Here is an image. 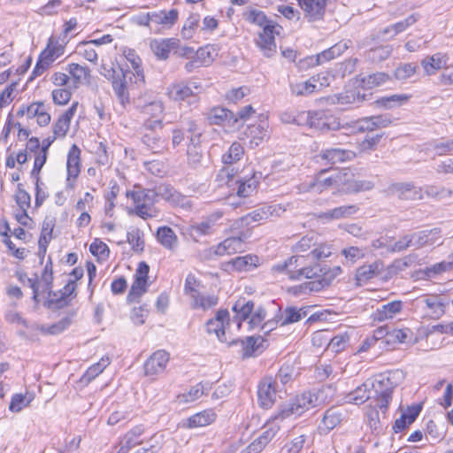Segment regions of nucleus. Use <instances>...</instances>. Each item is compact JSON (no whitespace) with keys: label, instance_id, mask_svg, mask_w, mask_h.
<instances>
[{"label":"nucleus","instance_id":"1","mask_svg":"<svg viewBox=\"0 0 453 453\" xmlns=\"http://www.w3.org/2000/svg\"><path fill=\"white\" fill-rule=\"evenodd\" d=\"M294 255L283 263L275 265L272 271L289 280H311L305 284L310 291H319L328 287L342 273L340 265L327 266L319 262L333 253V245L319 242L313 236H303L292 249Z\"/></svg>","mask_w":453,"mask_h":453},{"label":"nucleus","instance_id":"2","mask_svg":"<svg viewBox=\"0 0 453 453\" xmlns=\"http://www.w3.org/2000/svg\"><path fill=\"white\" fill-rule=\"evenodd\" d=\"M100 73L110 81L122 106L131 103L133 96L145 87L146 78L142 60L134 49L124 48L119 58L102 60Z\"/></svg>","mask_w":453,"mask_h":453},{"label":"nucleus","instance_id":"3","mask_svg":"<svg viewBox=\"0 0 453 453\" xmlns=\"http://www.w3.org/2000/svg\"><path fill=\"white\" fill-rule=\"evenodd\" d=\"M53 261L48 257L40 275L35 279H28L30 288L33 289V299L36 303H42L46 309H62L70 304L77 296L78 281L84 275L82 267L73 268L69 273V280L58 291L52 292L53 284Z\"/></svg>","mask_w":453,"mask_h":453},{"label":"nucleus","instance_id":"4","mask_svg":"<svg viewBox=\"0 0 453 453\" xmlns=\"http://www.w3.org/2000/svg\"><path fill=\"white\" fill-rule=\"evenodd\" d=\"M247 173L240 175V170L234 166H223L218 172L215 178V186L228 196H236L240 198H247L257 192L260 183V173L252 165H246L242 172Z\"/></svg>","mask_w":453,"mask_h":453},{"label":"nucleus","instance_id":"5","mask_svg":"<svg viewBox=\"0 0 453 453\" xmlns=\"http://www.w3.org/2000/svg\"><path fill=\"white\" fill-rule=\"evenodd\" d=\"M355 176L354 170L349 167H336L333 170L331 167H326L315 173L308 188L316 193H322L329 189L357 193L372 188V182L357 180Z\"/></svg>","mask_w":453,"mask_h":453},{"label":"nucleus","instance_id":"6","mask_svg":"<svg viewBox=\"0 0 453 453\" xmlns=\"http://www.w3.org/2000/svg\"><path fill=\"white\" fill-rule=\"evenodd\" d=\"M405 378V373L401 369L390 370L377 374L372 381H370V389L379 408L386 411L392 400L394 388Z\"/></svg>","mask_w":453,"mask_h":453},{"label":"nucleus","instance_id":"7","mask_svg":"<svg viewBox=\"0 0 453 453\" xmlns=\"http://www.w3.org/2000/svg\"><path fill=\"white\" fill-rule=\"evenodd\" d=\"M324 388L307 391L296 396V400L288 405L282 406L277 415L273 416V420H283L290 415H301L305 410L317 407L325 403Z\"/></svg>","mask_w":453,"mask_h":453},{"label":"nucleus","instance_id":"8","mask_svg":"<svg viewBox=\"0 0 453 453\" xmlns=\"http://www.w3.org/2000/svg\"><path fill=\"white\" fill-rule=\"evenodd\" d=\"M14 204L12 206V215L17 223L28 230L34 229L35 221L28 215L31 207V196L24 188L23 184L18 183L13 194Z\"/></svg>","mask_w":453,"mask_h":453},{"label":"nucleus","instance_id":"9","mask_svg":"<svg viewBox=\"0 0 453 453\" xmlns=\"http://www.w3.org/2000/svg\"><path fill=\"white\" fill-rule=\"evenodd\" d=\"M149 273V265L145 261L139 262L126 297L127 303L137 304L142 302V296L148 292L150 286Z\"/></svg>","mask_w":453,"mask_h":453},{"label":"nucleus","instance_id":"10","mask_svg":"<svg viewBox=\"0 0 453 453\" xmlns=\"http://www.w3.org/2000/svg\"><path fill=\"white\" fill-rule=\"evenodd\" d=\"M126 196L131 200L134 207L129 213L137 215L142 219H152L157 216L158 210L155 207L153 200L150 197L149 190L139 188L127 191Z\"/></svg>","mask_w":453,"mask_h":453},{"label":"nucleus","instance_id":"11","mask_svg":"<svg viewBox=\"0 0 453 453\" xmlns=\"http://www.w3.org/2000/svg\"><path fill=\"white\" fill-rule=\"evenodd\" d=\"M82 169V158L81 148L73 143L66 153L65 188L66 191H73Z\"/></svg>","mask_w":453,"mask_h":453},{"label":"nucleus","instance_id":"12","mask_svg":"<svg viewBox=\"0 0 453 453\" xmlns=\"http://www.w3.org/2000/svg\"><path fill=\"white\" fill-rule=\"evenodd\" d=\"M25 229L27 228L20 226L12 231L8 222L6 221L0 226V234L4 237L3 242L7 247L9 254L20 261L24 260L27 257L29 250L24 247H17L12 241V236L13 235L16 239L27 242V234Z\"/></svg>","mask_w":453,"mask_h":453},{"label":"nucleus","instance_id":"13","mask_svg":"<svg viewBox=\"0 0 453 453\" xmlns=\"http://www.w3.org/2000/svg\"><path fill=\"white\" fill-rule=\"evenodd\" d=\"M17 115L26 117L27 119H35L40 127H48L51 122V114L44 101H33L28 104H22Z\"/></svg>","mask_w":453,"mask_h":453},{"label":"nucleus","instance_id":"14","mask_svg":"<svg viewBox=\"0 0 453 453\" xmlns=\"http://www.w3.org/2000/svg\"><path fill=\"white\" fill-rule=\"evenodd\" d=\"M221 47L219 43H206L196 50L195 58L185 65L187 72L196 68L211 66L219 55Z\"/></svg>","mask_w":453,"mask_h":453},{"label":"nucleus","instance_id":"15","mask_svg":"<svg viewBox=\"0 0 453 453\" xmlns=\"http://www.w3.org/2000/svg\"><path fill=\"white\" fill-rule=\"evenodd\" d=\"M392 123L391 119L385 114L363 117L348 124L351 134H364L388 127Z\"/></svg>","mask_w":453,"mask_h":453},{"label":"nucleus","instance_id":"16","mask_svg":"<svg viewBox=\"0 0 453 453\" xmlns=\"http://www.w3.org/2000/svg\"><path fill=\"white\" fill-rule=\"evenodd\" d=\"M249 231L240 232L237 236H231L224 239L217 245L211 247L208 250L211 257L231 256L241 252L243 250L245 240L249 237Z\"/></svg>","mask_w":453,"mask_h":453},{"label":"nucleus","instance_id":"17","mask_svg":"<svg viewBox=\"0 0 453 453\" xmlns=\"http://www.w3.org/2000/svg\"><path fill=\"white\" fill-rule=\"evenodd\" d=\"M164 104L160 101H151L140 107V112L144 119L143 128L152 132L156 128H162Z\"/></svg>","mask_w":453,"mask_h":453},{"label":"nucleus","instance_id":"18","mask_svg":"<svg viewBox=\"0 0 453 453\" xmlns=\"http://www.w3.org/2000/svg\"><path fill=\"white\" fill-rule=\"evenodd\" d=\"M41 142L38 137L31 136L27 139L26 149L18 151H12L6 155L4 165L8 169H15L17 165H23L28 160V151L37 155L41 150Z\"/></svg>","mask_w":453,"mask_h":453},{"label":"nucleus","instance_id":"19","mask_svg":"<svg viewBox=\"0 0 453 453\" xmlns=\"http://www.w3.org/2000/svg\"><path fill=\"white\" fill-rule=\"evenodd\" d=\"M308 125L318 130H337L341 128L339 119L328 110L308 112Z\"/></svg>","mask_w":453,"mask_h":453},{"label":"nucleus","instance_id":"20","mask_svg":"<svg viewBox=\"0 0 453 453\" xmlns=\"http://www.w3.org/2000/svg\"><path fill=\"white\" fill-rule=\"evenodd\" d=\"M281 29V26L276 22H270L258 33L256 44L266 56L276 51L275 36L280 35Z\"/></svg>","mask_w":453,"mask_h":453},{"label":"nucleus","instance_id":"21","mask_svg":"<svg viewBox=\"0 0 453 453\" xmlns=\"http://www.w3.org/2000/svg\"><path fill=\"white\" fill-rule=\"evenodd\" d=\"M276 380L273 377L264 378L257 386V401L263 409H270L276 402L277 392L279 391Z\"/></svg>","mask_w":453,"mask_h":453},{"label":"nucleus","instance_id":"22","mask_svg":"<svg viewBox=\"0 0 453 453\" xmlns=\"http://www.w3.org/2000/svg\"><path fill=\"white\" fill-rule=\"evenodd\" d=\"M79 106L80 103L73 101L66 110L63 111L57 117L51 127L52 134H55V137L64 139L67 135L72 119L76 114Z\"/></svg>","mask_w":453,"mask_h":453},{"label":"nucleus","instance_id":"23","mask_svg":"<svg viewBox=\"0 0 453 453\" xmlns=\"http://www.w3.org/2000/svg\"><path fill=\"white\" fill-rule=\"evenodd\" d=\"M356 153L349 150L330 148L322 150L318 156V162L328 165L333 170V165L342 164L355 158Z\"/></svg>","mask_w":453,"mask_h":453},{"label":"nucleus","instance_id":"24","mask_svg":"<svg viewBox=\"0 0 453 453\" xmlns=\"http://www.w3.org/2000/svg\"><path fill=\"white\" fill-rule=\"evenodd\" d=\"M69 38L58 35H51L48 38L46 45L40 52V55L51 63H54L65 54Z\"/></svg>","mask_w":453,"mask_h":453},{"label":"nucleus","instance_id":"25","mask_svg":"<svg viewBox=\"0 0 453 453\" xmlns=\"http://www.w3.org/2000/svg\"><path fill=\"white\" fill-rule=\"evenodd\" d=\"M296 2L308 21L315 22L324 19L326 0H296Z\"/></svg>","mask_w":453,"mask_h":453},{"label":"nucleus","instance_id":"26","mask_svg":"<svg viewBox=\"0 0 453 453\" xmlns=\"http://www.w3.org/2000/svg\"><path fill=\"white\" fill-rule=\"evenodd\" d=\"M56 140H59V138L55 137L53 134L42 140L41 150L37 155H35L33 166L30 171V176L34 180H37V181L41 180L42 170L48 160L49 149Z\"/></svg>","mask_w":453,"mask_h":453},{"label":"nucleus","instance_id":"27","mask_svg":"<svg viewBox=\"0 0 453 453\" xmlns=\"http://www.w3.org/2000/svg\"><path fill=\"white\" fill-rule=\"evenodd\" d=\"M228 343L232 345L240 344L243 357L258 356L266 349V341L260 335L248 336L243 340H233Z\"/></svg>","mask_w":453,"mask_h":453},{"label":"nucleus","instance_id":"28","mask_svg":"<svg viewBox=\"0 0 453 453\" xmlns=\"http://www.w3.org/2000/svg\"><path fill=\"white\" fill-rule=\"evenodd\" d=\"M170 360L168 352L163 349L155 351L144 363L146 376H155L165 372Z\"/></svg>","mask_w":453,"mask_h":453},{"label":"nucleus","instance_id":"29","mask_svg":"<svg viewBox=\"0 0 453 453\" xmlns=\"http://www.w3.org/2000/svg\"><path fill=\"white\" fill-rule=\"evenodd\" d=\"M369 98L368 95L362 93L357 83L346 87L334 96V101L341 105L359 104Z\"/></svg>","mask_w":453,"mask_h":453},{"label":"nucleus","instance_id":"30","mask_svg":"<svg viewBox=\"0 0 453 453\" xmlns=\"http://www.w3.org/2000/svg\"><path fill=\"white\" fill-rule=\"evenodd\" d=\"M180 41L176 38L153 39L150 42V48L156 57L165 60L169 58L172 51L179 49Z\"/></svg>","mask_w":453,"mask_h":453},{"label":"nucleus","instance_id":"31","mask_svg":"<svg viewBox=\"0 0 453 453\" xmlns=\"http://www.w3.org/2000/svg\"><path fill=\"white\" fill-rule=\"evenodd\" d=\"M193 89L201 90L202 84L200 82H180L173 84L168 90L169 97L173 101H185L190 97L196 96V93Z\"/></svg>","mask_w":453,"mask_h":453},{"label":"nucleus","instance_id":"32","mask_svg":"<svg viewBox=\"0 0 453 453\" xmlns=\"http://www.w3.org/2000/svg\"><path fill=\"white\" fill-rule=\"evenodd\" d=\"M230 325L229 313H216L214 319H209L206 323L208 334H215L221 342H228L226 334V328Z\"/></svg>","mask_w":453,"mask_h":453},{"label":"nucleus","instance_id":"33","mask_svg":"<svg viewBox=\"0 0 453 453\" xmlns=\"http://www.w3.org/2000/svg\"><path fill=\"white\" fill-rule=\"evenodd\" d=\"M150 19H152V25H154L157 30L169 29L178 21L179 11L175 8L168 11H154L151 12Z\"/></svg>","mask_w":453,"mask_h":453},{"label":"nucleus","instance_id":"34","mask_svg":"<svg viewBox=\"0 0 453 453\" xmlns=\"http://www.w3.org/2000/svg\"><path fill=\"white\" fill-rule=\"evenodd\" d=\"M260 265V258L254 254L236 257L226 263L231 272L243 273L250 272Z\"/></svg>","mask_w":453,"mask_h":453},{"label":"nucleus","instance_id":"35","mask_svg":"<svg viewBox=\"0 0 453 453\" xmlns=\"http://www.w3.org/2000/svg\"><path fill=\"white\" fill-rule=\"evenodd\" d=\"M54 224L52 222H43L37 241V257L39 262L42 264L47 254L48 247L53 238Z\"/></svg>","mask_w":453,"mask_h":453},{"label":"nucleus","instance_id":"36","mask_svg":"<svg viewBox=\"0 0 453 453\" xmlns=\"http://www.w3.org/2000/svg\"><path fill=\"white\" fill-rule=\"evenodd\" d=\"M275 211L276 207L273 205L260 207L236 220L234 226L235 228H239L243 225V223L250 224L252 222L265 221L268 219Z\"/></svg>","mask_w":453,"mask_h":453},{"label":"nucleus","instance_id":"37","mask_svg":"<svg viewBox=\"0 0 453 453\" xmlns=\"http://www.w3.org/2000/svg\"><path fill=\"white\" fill-rule=\"evenodd\" d=\"M155 237L157 242L165 250L173 251L179 245V238L173 229L168 226L157 228Z\"/></svg>","mask_w":453,"mask_h":453},{"label":"nucleus","instance_id":"38","mask_svg":"<svg viewBox=\"0 0 453 453\" xmlns=\"http://www.w3.org/2000/svg\"><path fill=\"white\" fill-rule=\"evenodd\" d=\"M358 211V207L355 204L342 205L335 207L327 211L320 212L317 218L322 221H332L337 219H349Z\"/></svg>","mask_w":453,"mask_h":453},{"label":"nucleus","instance_id":"39","mask_svg":"<svg viewBox=\"0 0 453 453\" xmlns=\"http://www.w3.org/2000/svg\"><path fill=\"white\" fill-rule=\"evenodd\" d=\"M66 71L74 87L90 82L92 77L91 69L87 65H81L78 63H69L66 65Z\"/></svg>","mask_w":453,"mask_h":453},{"label":"nucleus","instance_id":"40","mask_svg":"<svg viewBox=\"0 0 453 453\" xmlns=\"http://www.w3.org/2000/svg\"><path fill=\"white\" fill-rule=\"evenodd\" d=\"M206 119L211 125L224 126L226 123L233 125L234 112L223 106H213L206 113Z\"/></svg>","mask_w":453,"mask_h":453},{"label":"nucleus","instance_id":"41","mask_svg":"<svg viewBox=\"0 0 453 453\" xmlns=\"http://www.w3.org/2000/svg\"><path fill=\"white\" fill-rule=\"evenodd\" d=\"M448 61L447 53L436 52L422 59L421 65L427 75H433L445 67Z\"/></svg>","mask_w":453,"mask_h":453},{"label":"nucleus","instance_id":"42","mask_svg":"<svg viewBox=\"0 0 453 453\" xmlns=\"http://www.w3.org/2000/svg\"><path fill=\"white\" fill-rule=\"evenodd\" d=\"M390 76L386 73H374L366 76L356 79L359 88L362 90H372L387 83Z\"/></svg>","mask_w":453,"mask_h":453},{"label":"nucleus","instance_id":"43","mask_svg":"<svg viewBox=\"0 0 453 453\" xmlns=\"http://www.w3.org/2000/svg\"><path fill=\"white\" fill-rule=\"evenodd\" d=\"M384 264L381 260H376L371 264L359 266L356 272V280L358 283L367 282L378 276L383 270Z\"/></svg>","mask_w":453,"mask_h":453},{"label":"nucleus","instance_id":"44","mask_svg":"<svg viewBox=\"0 0 453 453\" xmlns=\"http://www.w3.org/2000/svg\"><path fill=\"white\" fill-rule=\"evenodd\" d=\"M349 48V41H340L316 55V64L322 65L342 56Z\"/></svg>","mask_w":453,"mask_h":453},{"label":"nucleus","instance_id":"45","mask_svg":"<svg viewBox=\"0 0 453 453\" xmlns=\"http://www.w3.org/2000/svg\"><path fill=\"white\" fill-rule=\"evenodd\" d=\"M419 19L418 13H412L403 20L397 21L392 25L385 27L381 34L384 35H389V37H395L397 35L406 31L410 27L414 25Z\"/></svg>","mask_w":453,"mask_h":453},{"label":"nucleus","instance_id":"46","mask_svg":"<svg viewBox=\"0 0 453 453\" xmlns=\"http://www.w3.org/2000/svg\"><path fill=\"white\" fill-rule=\"evenodd\" d=\"M216 413L213 410L208 409L190 416L186 420V427L196 428L208 426L215 421Z\"/></svg>","mask_w":453,"mask_h":453},{"label":"nucleus","instance_id":"47","mask_svg":"<svg viewBox=\"0 0 453 453\" xmlns=\"http://www.w3.org/2000/svg\"><path fill=\"white\" fill-rule=\"evenodd\" d=\"M189 300L194 309L210 310L217 305L219 296L215 293H203L201 291Z\"/></svg>","mask_w":453,"mask_h":453},{"label":"nucleus","instance_id":"48","mask_svg":"<svg viewBox=\"0 0 453 453\" xmlns=\"http://www.w3.org/2000/svg\"><path fill=\"white\" fill-rule=\"evenodd\" d=\"M411 96L407 94L391 95L388 96H380L374 101V105L380 109H392L395 106L406 104Z\"/></svg>","mask_w":453,"mask_h":453},{"label":"nucleus","instance_id":"49","mask_svg":"<svg viewBox=\"0 0 453 453\" xmlns=\"http://www.w3.org/2000/svg\"><path fill=\"white\" fill-rule=\"evenodd\" d=\"M88 250L97 263H104L107 261L111 254L109 246L98 237L92 240L89 244Z\"/></svg>","mask_w":453,"mask_h":453},{"label":"nucleus","instance_id":"50","mask_svg":"<svg viewBox=\"0 0 453 453\" xmlns=\"http://www.w3.org/2000/svg\"><path fill=\"white\" fill-rule=\"evenodd\" d=\"M199 273L189 272L185 278L183 292L190 299L194 296L198 295L203 288Z\"/></svg>","mask_w":453,"mask_h":453},{"label":"nucleus","instance_id":"51","mask_svg":"<svg viewBox=\"0 0 453 453\" xmlns=\"http://www.w3.org/2000/svg\"><path fill=\"white\" fill-rule=\"evenodd\" d=\"M200 26V15L196 12H191L185 19L180 35L183 39L189 40L194 37Z\"/></svg>","mask_w":453,"mask_h":453},{"label":"nucleus","instance_id":"52","mask_svg":"<svg viewBox=\"0 0 453 453\" xmlns=\"http://www.w3.org/2000/svg\"><path fill=\"white\" fill-rule=\"evenodd\" d=\"M372 397L370 380H366L349 394L348 401L354 404H361Z\"/></svg>","mask_w":453,"mask_h":453},{"label":"nucleus","instance_id":"53","mask_svg":"<svg viewBox=\"0 0 453 453\" xmlns=\"http://www.w3.org/2000/svg\"><path fill=\"white\" fill-rule=\"evenodd\" d=\"M244 152L243 146L238 142H234L227 151L222 154L221 162L226 165L231 166V165L242 158Z\"/></svg>","mask_w":453,"mask_h":453},{"label":"nucleus","instance_id":"54","mask_svg":"<svg viewBox=\"0 0 453 453\" xmlns=\"http://www.w3.org/2000/svg\"><path fill=\"white\" fill-rule=\"evenodd\" d=\"M93 45L94 44L90 41L81 42L76 48V53L89 63L96 65L98 61V54Z\"/></svg>","mask_w":453,"mask_h":453},{"label":"nucleus","instance_id":"55","mask_svg":"<svg viewBox=\"0 0 453 453\" xmlns=\"http://www.w3.org/2000/svg\"><path fill=\"white\" fill-rule=\"evenodd\" d=\"M109 357H102L99 362L92 365L82 375L81 381L82 383H89L92 380L97 377L109 365Z\"/></svg>","mask_w":453,"mask_h":453},{"label":"nucleus","instance_id":"56","mask_svg":"<svg viewBox=\"0 0 453 453\" xmlns=\"http://www.w3.org/2000/svg\"><path fill=\"white\" fill-rule=\"evenodd\" d=\"M52 103L55 106L67 105L73 97V92L69 88H56L50 93Z\"/></svg>","mask_w":453,"mask_h":453},{"label":"nucleus","instance_id":"57","mask_svg":"<svg viewBox=\"0 0 453 453\" xmlns=\"http://www.w3.org/2000/svg\"><path fill=\"white\" fill-rule=\"evenodd\" d=\"M342 420V413L337 408L328 409L323 417L322 424L326 432L333 430Z\"/></svg>","mask_w":453,"mask_h":453},{"label":"nucleus","instance_id":"58","mask_svg":"<svg viewBox=\"0 0 453 453\" xmlns=\"http://www.w3.org/2000/svg\"><path fill=\"white\" fill-rule=\"evenodd\" d=\"M315 80L311 76L305 81L296 82L291 85V91L296 96H309L318 92L316 88Z\"/></svg>","mask_w":453,"mask_h":453},{"label":"nucleus","instance_id":"59","mask_svg":"<svg viewBox=\"0 0 453 453\" xmlns=\"http://www.w3.org/2000/svg\"><path fill=\"white\" fill-rule=\"evenodd\" d=\"M127 242L135 252H142L144 250V234L139 228H132L127 232Z\"/></svg>","mask_w":453,"mask_h":453},{"label":"nucleus","instance_id":"60","mask_svg":"<svg viewBox=\"0 0 453 453\" xmlns=\"http://www.w3.org/2000/svg\"><path fill=\"white\" fill-rule=\"evenodd\" d=\"M212 228L204 220L202 222L189 226L187 228V234L195 242H198L199 238L210 234Z\"/></svg>","mask_w":453,"mask_h":453},{"label":"nucleus","instance_id":"61","mask_svg":"<svg viewBox=\"0 0 453 453\" xmlns=\"http://www.w3.org/2000/svg\"><path fill=\"white\" fill-rule=\"evenodd\" d=\"M245 20L250 24H255L260 27H264L266 24L273 22L269 19L266 14L260 10L251 9L244 13Z\"/></svg>","mask_w":453,"mask_h":453},{"label":"nucleus","instance_id":"62","mask_svg":"<svg viewBox=\"0 0 453 453\" xmlns=\"http://www.w3.org/2000/svg\"><path fill=\"white\" fill-rule=\"evenodd\" d=\"M250 93V88L248 86L233 88L226 93L225 99L229 104H237Z\"/></svg>","mask_w":453,"mask_h":453},{"label":"nucleus","instance_id":"63","mask_svg":"<svg viewBox=\"0 0 453 453\" xmlns=\"http://www.w3.org/2000/svg\"><path fill=\"white\" fill-rule=\"evenodd\" d=\"M203 395V385L202 383H198L192 387L188 392L178 395L177 401L180 403H192L200 398Z\"/></svg>","mask_w":453,"mask_h":453},{"label":"nucleus","instance_id":"64","mask_svg":"<svg viewBox=\"0 0 453 453\" xmlns=\"http://www.w3.org/2000/svg\"><path fill=\"white\" fill-rule=\"evenodd\" d=\"M383 134H376L372 136H366L357 143V149L359 152H369L377 149L380 144Z\"/></svg>","mask_w":453,"mask_h":453}]
</instances>
